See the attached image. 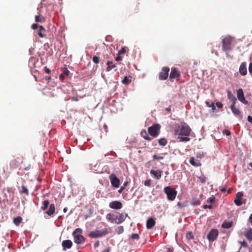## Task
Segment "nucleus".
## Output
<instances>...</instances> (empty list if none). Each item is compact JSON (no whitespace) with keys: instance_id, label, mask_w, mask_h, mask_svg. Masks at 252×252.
Segmentation results:
<instances>
[{"instance_id":"obj_61","label":"nucleus","mask_w":252,"mask_h":252,"mask_svg":"<svg viewBox=\"0 0 252 252\" xmlns=\"http://www.w3.org/2000/svg\"><path fill=\"white\" fill-rule=\"evenodd\" d=\"M45 70L46 73H50L51 72V70H50V69L46 67H45Z\"/></svg>"},{"instance_id":"obj_50","label":"nucleus","mask_w":252,"mask_h":252,"mask_svg":"<svg viewBox=\"0 0 252 252\" xmlns=\"http://www.w3.org/2000/svg\"><path fill=\"white\" fill-rule=\"evenodd\" d=\"M203 207L204 209L209 208V209H211L213 208V206L212 205H204Z\"/></svg>"},{"instance_id":"obj_33","label":"nucleus","mask_w":252,"mask_h":252,"mask_svg":"<svg viewBox=\"0 0 252 252\" xmlns=\"http://www.w3.org/2000/svg\"><path fill=\"white\" fill-rule=\"evenodd\" d=\"M49 205V201L48 200L43 201V206L41 207L42 210H46Z\"/></svg>"},{"instance_id":"obj_2","label":"nucleus","mask_w":252,"mask_h":252,"mask_svg":"<svg viewBox=\"0 0 252 252\" xmlns=\"http://www.w3.org/2000/svg\"><path fill=\"white\" fill-rule=\"evenodd\" d=\"M233 39L230 36H225L222 40V49L228 56V53L232 49V43Z\"/></svg>"},{"instance_id":"obj_30","label":"nucleus","mask_w":252,"mask_h":252,"mask_svg":"<svg viewBox=\"0 0 252 252\" xmlns=\"http://www.w3.org/2000/svg\"><path fill=\"white\" fill-rule=\"evenodd\" d=\"M159 144L161 146H165L167 143V141L166 139L164 138H162L158 140Z\"/></svg>"},{"instance_id":"obj_22","label":"nucleus","mask_w":252,"mask_h":252,"mask_svg":"<svg viewBox=\"0 0 252 252\" xmlns=\"http://www.w3.org/2000/svg\"><path fill=\"white\" fill-rule=\"evenodd\" d=\"M227 97L232 102V104H235L237 101V99L235 96L231 93L229 91H227Z\"/></svg>"},{"instance_id":"obj_20","label":"nucleus","mask_w":252,"mask_h":252,"mask_svg":"<svg viewBox=\"0 0 252 252\" xmlns=\"http://www.w3.org/2000/svg\"><path fill=\"white\" fill-rule=\"evenodd\" d=\"M55 212V207L54 204H50L49 209L46 213L49 216H52Z\"/></svg>"},{"instance_id":"obj_18","label":"nucleus","mask_w":252,"mask_h":252,"mask_svg":"<svg viewBox=\"0 0 252 252\" xmlns=\"http://www.w3.org/2000/svg\"><path fill=\"white\" fill-rule=\"evenodd\" d=\"M155 224H156V221H155V220L152 218H149L147 220V223H146L147 228L148 229H151L155 226Z\"/></svg>"},{"instance_id":"obj_14","label":"nucleus","mask_w":252,"mask_h":252,"mask_svg":"<svg viewBox=\"0 0 252 252\" xmlns=\"http://www.w3.org/2000/svg\"><path fill=\"white\" fill-rule=\"evenodd\" d=\"M128 216L127 214L119 213L118 215L116 216V223L120 224L124 222L126 218Z\"/></svg>"},{"instance_id":"obj_59","label":"nucleus","mask_w":252,"mask_h":252,"mask_svg":"<svg viewBox=\"0 0 252 252\" xmlns=\"http://www.w3.org/2000/svg\"><path fill=\"white\" fill-rule=\"evenodd\" d=\"M124 189H125V187L122 186L121 187V188L118 190L119 193H121Z\"/></svg>"},{"instance_id":"obj_23","label":"nucleus","mask_w":252,"mask_h":252,"mask_svg":"<svg viewBox=\"0 0 252 252\" xmlns=\"http://www.w3.org/2000/svg\"><path fill=\"white\" fill-rule=\"evenodd\" d=\"M45 32V28L42 26H40L39 31L38 32V34L39 36H40L41 38L45 37V34L44 33Z\"/></svg>"},{"instance_id":"obj_31","label":"nucleus","mask_w":252,"mask_h":252,"mask_svg":"<svg viewBox=\"0 0 252 252\" xmlns=\"http://www.w3.org/2000/svg\"><path fill=\"white\" fill-rule=\"evenodd\" d=\"M179 142H188L190 140V138L188 136H179L178 137Z\"/></svg>"},{"instance_id":"obj_58","label":"nucleus","mask_w":252,"mask_h":252,"mask_svg":"<svg viewBox=\"0 0 252 252\" xmlns=\"http://www.w3.org/2000/svg\"><path fill=\"white\" fill-rule=\"evenodd\" d=\"M241 244L242 246L245 247H247V246H248L247 243L245 241L241 242Z\"/></svg>"},{"instance_id":"obj_16","label":"nucleus","mask_w":252,"mask_h":252,"mask_svg":"<svg viewBox=\"0 0 252 252\" xmlns=\"http://www.w3.org/2000/svg\"><path fill=\"white\" fill-rule=\"evenodd\" d=\"M189 162L190 164L195 167H198L201 165V163L198 159H195L194 157H191L189 159Z\"/></svg>"},{"instance_id":"obj_47","label":"nucleus","mask_w":252,"mask_h":252,"mask_svg":"<svg viewBox=\"0 0 252 252\" xmlns=\"http://www.w3.org/2000/svg\"><path fill=\"white\" fill-rule=\"evenodd\" d=\"M215 104L216 106L219 108H221L223 107V104L220 102H217Z\"/></svg>"},{"instance_id":"obj_26","label":"nucleus","mask_w":252,"mask_h":252,"mask_svg":"<svg viewBox=\"0 0 252 252\" xmlns=\"http://www.w3.org/2000/svg\"><path fill=\"white\" fill-rule=\"evenodd\" d=\"M235 104H232L230 106L231 109L233 113L236 116L240 115L241 112L240 110L235 107Z\"/></svg>"},{"instance_id":"obj_36","label":"nucleus","mask_w":252,"mask_h":252,"mask_svg":"<svg viewBox=\"0 0 252 252\" xmlns=\"http://www.w3.org/2000/svg\"><path fill=\"white\" fill-rule=\"evenodd\" d=\"M124 230V227L123 226H120L117 227L116 231L117 233L119 234H121L123 233Z\"/></svg>"},{"instance_id":"obj_6","label":"nucleus","mask_w":252,"mask_h":252,"mask_svg":"<svg viewBox=\"0 0 252 252\" xmlns=\"http://www.w3.org/2000/svg\"><path fill=\"white\" fill-rule=\"evenodd\" d=\"M160 126L158 124H155L150 126L148 129L149 134L154 137H157L159 133Z\"/></svg>"},{"instance_id":"obj_38","label":"nucleus","mask_w":252,"mask_h":252,"mask_svg":"<svg viewBox=\"0 0 252 252\" xmlns=\"http://www.w3.org/2000/svg\"><path fill=\"white\" fill-rule=\"evenodd\" d=\"M240 199L236 198L234 200V203L237 206H240L242 205V203Z\"/></svg>"},{"instance_id":"obj_27","label":"nucleus","mask_w":252,"mask_h":252,"mask_svg":"<svg viewBox=\"0 0 252 252\" xmlns=\"http://www.w3.org/2000/svg\"><path fill=\"white\" fill-rule=\"evenodd\" d=\"M245 235L248 240L252 241V228H250L247 232H246Z\"/></svg>"},{"instance_id":"obj_51","label":"nucleus","mask_w":252,"mask_h":252,"mask_svg":"<svg viewBox=\"0 0 252 252\" xmlns=\"http://www.w3.org/2000/svg\"><path fill=\"white\" fill-rule=\"evenodd\" d=\"M59 79L61 81H63L64 79V75L63 73H62L59 76Z\"/></svg>"},{"instance_id":"obj_45","label":"nucleus","mask_w":252,"mask_h":252,"mask_svg":"<svg viewBox=\"0 0 252 252\" xmlns=\"http://www.w3.org/2000/svg\"><path fill=\"white\" fill-rule=\"evenodd\" d=\"M205 103L208 107H211L214 103L212 101L209 102V101H206L205 102Z\"/></svg>"},{"instance_id":"obj_21","label":"nucleus","mask_w":252,"mask_h":252,"mask_svg":"<svg viewBox=\"0 0 252 252\" xmlns=\"http://www.w3.org/2000/svg\"><path fill=\"white\" fill-rule=\"evenodd\" d=\"M106 218L107 220L111 223H116V216L114 214L109 213L107 214Z\"/></svg>"},{"instance_id":"obj_39","label":"nucleus","mask_w":252,"mask_h":252,"mask_svg":"<svg viewBox=\"0 0 252 252\" xmlns=\"http://www.w3.org/2000/svg\"><path fill=\"white\" fill-rule=\"evenodd\" d=\"M93 61L94 63L97 64L99 62V58L97 56H94L93 58Z\"/></svg>"},{"instance_id":"obj_62","label":"nucleus","mask_w":252,"mask_h":252,"mask_svg":"<svg viewBox=\"0 0 252 252\" xmlns=\"http://www.w3.org/2000/svg\"><path fill=\"white\" fill-rule=\"evenodd\" d=\"M167 252H173V249L171 248H168L167 249Z\"/></svg>"},{"instance_id":"obj_13","label":"nucleus","mask_w":252,"mask_h":252,"mask_svg":"<svg viewBox=\"0 0 252 252\" xmlns=\"http://www.w3.org/2000/svg\"><path fill=\"white\" fill-rule=\"evenodd\" d=\"M237 96L238 99L240 101L243 103L244 104H247L248 101L246 100L244 94L243 93V91L242 89H239L237 91Z\"/></svg>"},{"instance_id":"obj_29","label":"nucleus","mask_w":252,"mask_h":252,"mask_svg":"<svg viewBox=\"0 0 252 252\" xmlns=\"http://www.w3.org/2000/svg\"><path fill=\"white\" fill-rule=\"evenodd\" d=\"M131 82V77L130 76L127 77L125 76L122 80L123 84L125 85H128Z\"/></svg>"},{"instance_id":"obj_54","label":"nucleus","mask_w":252,"mask_h":252,"mask_svg":"<svg viewBox=\"0 0 252 252\" xmlns=\"http://www.w3.org/2000/svg\"><path fill=\"white\" fill-rule=\"evenodd\" d=\"M99 241H97L94 243V248H97L98 247H99Z\"/></svg>"},{"instance_id":"obj_37","label":"nucleus","mask_w":252,"mask_h":252,"mask_svg":"<svg viewBox=\"0 0 252 252\" xmlns=\"http://www.w3.org/2000/svg\"><path fill=\"white\" fill-rule=\"evenodd\" d=\"M131 238L133 240H139L140 238L139 235L137 233H133L131 235Z\"/></svg>"},{"instance_id":"obj_17","label":"nucleus","mask_w":252,"mask_h":252,"mask_svg":"<svg viewBox=\"0 0 252 252\" xmlns=\"http://www.w3.org/2000/svg\"><path fill=\"white\" fill-rule=\"evenodd\" d=\"M239 72L242 75H246L247 73V69L245 63H242L239 67Z\"/></svg>"},{"instance_id":"obj_35","label":"nucleus","mask_w":252,"mask_h":252,"mask_svg":"<svg viewBox=\"0 0 252 252\" xmlns=\"http://www.w3.org/2000/svg\"><path fill=\"white\" fill-rule=\"evenodd\" d=\"M186 238L188 240L193 239L194 238L193 234L192 232H188L186 234Z\"/></svg>"},{"instance_id":"obj_32","label":"nucleus","mask_w":252,"mask_h":252,"mask_svg":"<svg viewBox=\"0 0 252 252\" xmlns=\"http://www.w3.org/2000/svg\"><path fill=\"white\" fill-rule=\"evenodd\" d=\"M22 218L21 217H17L14 219L13 222L14 224L18 226L22 222Z\"/></svg>"},{"instance_id":"obj_55","label":"nucleus","mask_w":252,"mask_h":252,"mask_svg":"<svg viewBox=\"0 0 252 252\" xmlns=\"http://www.w3.org/2000/svg\"><path fill=\"white\" fill-rule=\"evenodd\" d=\"M38 28V25L36 24H33L32 26V28L33 30H35Z\"/></svg>"},{"instance_id":"obj_4","label":"nucleus","mask_w":252,"mask_h":252,"mask_svg":"<svg viewBox=\"0 0 252 252\" xmlns=\"http://www.w3.org/2000/svg\"><path fill=\"white\" fill-rule=\"evenodd\" d=\"M164 192L167 195V199L171 201L174 200L177 194V191L174 189L169 186L164 188Z\"/></svg>"},{"instance_id":"obj_9","label":"nucleus","mask_w":252,"mask_h":252,"mask_svg":"<svg viewBox=\"0 0 252 252\" xmlns=\"http://www.w3.org/2000/svg\"><path fill=\"white\" fill-rule=\"evenodd\" d=\"M22 161V158H14L10 162V167L12 169L16 168L20 165Z\"/></svg>"},{"instance_id":"obj_42","label":"nucleus","mask_w":252,"mask_h":252,"mask_svg":"<svg viewBox=\"0 0 252 252\" xmlns=\"http://www.w3.org/2000/svg\"><path fill=\"white\" fill-rule=\"evenodd\" d=\"M42 18L39 15H36L35 17V21L36 22H40L42 21Z\"/></svg>"},{"instance_id":"obj_3","label":"nucleus","mask_w":252,"mask_h":252,"mask_svg":"<svg viewBox=\"0 0 252 252\" xmlns=\"http://www.w3.org/2000/svg\"><path fill=\"white\" fill-rule=\"evenodd\" d=\"M74 242L77 244H81L85 242V238L82 235V230L80 228H76L72 233Z\"/></svg>"},{"instance_id":"obj_41","label":"nucleus","mask_w":252,"mask_h":252,"mask_svg":"<svg viewBox=\"0 0 252 252\" xmlns=\"http://www.w3.org/2000/svg\"><path fill=\"white\" fill-rule=\"evenodd\" d=\"M126 52V47H123L119 51L118 55H121L122 54H124Z\"/></svg>"},{"instance_id":"obj_11","label":"nucleus","mask_w":252,"mask_h":252,"mask_svg":"<svg viewBox=\"0 0 252 252\" xmlns=\"http://www.w3.org/2000/svg\"><path fill=\"white\" fill-rule=\"evenodd\" d=\"M109 206L113 209L120 210L123 207V204L121 201L115 200L110 202Z\"/></svg>"},{"instance_id":"obj_8","label":"nucleus","mask_w":252,"mask_h":252,"mask_svg":"<svg viewBox=\"0 0 252 252\" xmlns=\"http://www.w3.org/2000/svg\"><path fill=\"white\" fill-rule=\"evenodd\" d=\"M218 234V230L217 229H213L208 233L207 237L209 241L213 242L217 239Z\"/></svg>"},{"instance_id":"obj_5","label":"nucleus","mask_w":252,"mask_h":252,"mask_svg":"<svg viewBox=\"0 0 252 252\" xmlns=\"http://www.w3.org/2000/svg\"><path fill=\"white\" fill-rule=\"evenodd\" d=\"M191 132V128L186 124H184L177 131V134L179 135H184L189 136Z\"/></svg>"},{"instance_id":"obj_57","label":"nucleus","mask_w":252,"mask_h":252,"mask_svg":"<svg viewBox=\"0 0 252 252\" xmlns=\"http://www.w3.org/2000/svg\"><path fill=\"white\" fill-rule=\"evenodd\" d=\"M122 60V58L121 56H120V55H118V56L115 58V60L116 61H120Z\"/></svg>"},{"instance_id":"obj_28","label":"nucleus","mask_w":252,"mask_h":252,"mask_svg":"<svg viewBox=\"0 0 252 252\" xmlns=\"http://www.w3.org/2000/svg\"><path fill=\"white\" fill-rule=\"evenodd\" d=\"M107 65H108L107 68H106V70L107 71H110L112 69L115 68L116 67L115 64H114L113 62L108 61L107 62Z\"/></svg>"},{"instance_id":"obj_40","label":"nucleus","mask_w":252,"mask_h":252,"mask_svg":"<svg viewBox=\"0 0 252 252\" xmlns=\"http://www.w3.org/2000/svg\"><path fill=\"white\" fill-rule=\"evenodd\" d=\"M70 73V71L68 70L66 67H64L63 69V74L64 75L68 76Z\"/></svg>"},{"instance_id":"obj_19","label":"nucleus","mask_w":252,"mask_h":252,"mask_svg":"<svg viewBox=\"0 0 252 252\" xmlns=\"http://www.w3.org/2000/svg\"><path fill=\"white\" fill-rule=\"evenodd\" d=\"M162 171L151 170L150 173L153 175L156 179H159L161 177Z\"/></svg>"},{"instance_id":"obj_7","label":"nucleus","mask_w":252,"mask_h":252,"mask_svg":"<svg viewBox=\"0 0 252 252\" xmlns=\"http://www.w3.org/2000/svg\"><path fill=\"white\" fill-rule=\"evenodd\" d=\"M170 68L167 66H164L162 68L161 71L159 74V79L160 80H166L168 76Z\"/></svg>"},{"instance_id":"obj_12","label":"nucleus","mask_w":252,"mask_h":252,"mask_svg":"<svg viewBox=\"0 0 252 252\" xmlns=\"http://www.w3.org/2000/svg\"><path fill=\"white\" fill-rule=\"evenodd\" d=\"M180 77V73L176 68H172L169 75V79L171 82H173V79L179 78Z\"/></svg>"},{"instance_id":"obj_24","label":"nucleus","mask_w":252,"mask_h":252,"mask_svg":"<svg viewBox=\"0 0 252 252\" xmlns=\"http://www.w3.org/2000/svg\"><path fill=\"white\" fill-rule=\"evenodd\" d=\"M140 134L143 138L148 141H151V138L148 136V134L146 130L143 129L141 131Z\"/></svg>"},{"instance_id":"obj_15","label":"nucleus","mask_w":252,"mask_h":252,"mask_svg":"<svg viewBox=\"0 0 252 252\" xmlns=\"http://www.w3.org/2000/svg\"><path fill=\"white\" fill-rule=\"evenodd\" d=\"M62 246L63 251H66V249H70L72 246V242L71 240H66L62 242Z\"/></svg>"},{"instance_id":"obj_52","label":"nucleus","mask_w":252,"mask_h":252,"mask_svg":"<svg viewBox=\"0 0 252 252\" xmlns=\"http://www.w3.org/2000/svg\"><path fill=\"white\" fill-rule=\"evenodd\" d=\"M249 72L252 74V63H251L249 66Z\"/></svg>"},{"instance_id":"obj_25","label":"nucleus","mask_w":252,"mask_h":252,"mask_svg":"<svg viewBox=\"0 0 252 252\" xmlns=\"http://www.w3.org/2000/svg\"><path fill=\"white\" fill-rule=\"evenodd\" d=\"M233 222L231 221H227L225 220L222 224V227L223 228L228 229L230 228L232 226Z\"/></svg>"},{"instance_id":"obj_10","label":"nucleus","mask_w":252,"mask_h":252,"mask_svg":"<svg viewBox=\"0 0 252 252\" xmlns=\"http://www.w3.org/2000/svg\"><path fill=\"white\" fill-rule=\"evenodd\" d=\"M109 179L111 181V183L113 187L116 188H117L119 187L120 181L116 177V176L115 174H114V173L111 174L109 176Z\"/></svg>"},{"instance_id":"obj_44","label":"nucleus","mask_w":252,"mask_h":252,"mask_svg":"<svg viewBox=\"0 0 252 252\" xmlns=\"http://www.w3.org/2000/svg\"><path fill=\"white\" fill-rule=\"evenodd\" d=\"M153 158H154V159H162L163 158V157H161V156H157V155H154L153 156Z\"/></svg>"},{"instance_id":"obj_1","label":"nucleus","mask_w":252,"mask_h":252,"mask_svg":"<svg viewBox=\"0 0 252 252\" xmlns=\"http://www.w3.org/2000/svg\"><path fill=\"white\" fill-rule=\"evenodd\" d=\"M105 227L101 229H96L92 231L88 234V236L91 238H101L105 236L108 234V230L107 226L104 224Z\"/></svg>"},{"instance_id":"obj_34","label":"nucleus","mask_w":252,"mask_h":252,"mask_svg":"<svg viewBox=\"0 0 252 252\" xmlns=\"http://www.w3.org/2000/svg\"><path fill=\"white\" fill-rule=\"evenodd\" d=\"M21 192L22 193H24L27 195H29V194L28 188L24 185L22 186V190L21 191Z\"/></svg>"},{"instance_id":"obj_60","label":"nucleus","mask_w":252,"mask_h":252,"mask_svg":"<svg viewBox=\"0 0 252 252\" xmlns=\"http://www.w3.org/2000/svg\"><path fill=\"white\" fill-rule=\"evenodd\" d=\"M248 120L249 122L252 124V116H249L248 117Z\"/></svg>"},{"instance_id":"obj_48","label":"nucleus","mask_w":252,"mask_h":252,"mask_svg":"<svg viewBox=\"0 0 252 252\" xmlns=\"http://www.w3.org/2000/svg\"><path fill=\"white\" fill-rule=\"evenodd\" d=\"M144 185L146 186H150L151 185V180H147L145 181Z\"/></svg>"},{"instance_id":"obj_64","label":"nucleus","mask_w":252,"mask_h":252,"mask_svg":"<svg viewBox=\"0 0 252 252\" xmlns=\"http://www.w3.org/2000/svg\"><path fill=\"white\" fill-rule=\"evenodd\" d=\"M249 220L252 225V214L251 215V216H250V218H249Z\"/></svg>"},{"instance_id":"obj_53","label":"nucleus","mask_w":252,"mask_h":252,"mask_svg":"<svg viewBox=\"0 0 252 252\" xmlns=\"http://www.w3.org/2000/svg\"><path fill=\"white\" fill-rule=\"evenodd\" d=\"M223 133L227 136H229L231 134L230 131L228 130H224L223 131Z\"/></svg>"},{"instance_id":"obj_43","label":"nucleus","mask_w":252,"mask_h":252,"mask_svg":"<svg viewBox=\"0 0 252 252\" xmlns=\"http://www.w3.org/2000/svg\"><path fill=\"white\" fill-rule=\"evenodd\" d=\"M243 196V193L242 192H238L236 194V198L241 199Z\"/></svg>"},{"instance_id":"obj_56","label":"nucleus","mask_w":252,"mask_h":252,"mask_svg":"<svg viewBox=\"0 0 252 252\" xmlns=\"http://www.w3.org/2000/svg\"><path fill=\"white\" fill-rule=\"evenodd\" d=\"M206 179L207 178L206 177H199L200 181L202 183L205 182L206 181Z\"/></svg>"},{"instance_id":"obj_63","label":"nucleus","mask_w":252,"mask_h":252,"mask_svg":"<svg viewBox=\"0 0 252 252\" xmlns=\"http://www.w3.org/2000/svg\"><path fill=\"white\" fill-rule=\"evenodd\" d=\"M211 108H212V109L213 111L216 110V106L215 105V103L213 104V105H212V106Z\"/></svg>"},{"instance_id":"obj_49","label":"nucleus","mask_w":252,"mask_h":252,"mask_svg":"<svg viewBox=\"0 0 252 252\" xmlns=\"http://www.w3.org/2000/svg\"><path fill=\"white\" fill-rule=\"evenodd\" d=\"M215 201L214 197H209L207 200V202L213 203Z\"/></svg>"},{"instance_id":"obj_46","label":"nucleus","mask_w":252,"mask_h":252,"mask_svg":"<svg viewBox=\"0 0 252 252\" xmlns=\"http://www.w3.org/2000/svg\"><path fill=\"white\" fill-rule=\"evenodd\" d=\"M200 201L199 200H195V201H192L191 202V204L193 205H199L200 204Z\"/></svg>"}]
</instances>
